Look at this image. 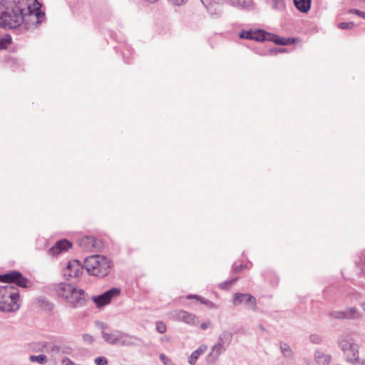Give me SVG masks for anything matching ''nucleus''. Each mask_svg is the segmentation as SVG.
<instances>
[{"mask_svg":"<svg viewBox=\"0 0 365 365\" xmlns=\"http://www.w3.org/2000/svg\"><path fill=\"white\" fill-rule=\"evenodd\" d=\"M94 361L96 365H108V360L105 356H98Z\"/></svg>","mask_w":365,"mask_h":365,"instance_id":"35","label":"nucleus"},{"mask_svg":"<svg viewBox=\"0 0 365 365\" xmlns=\"http://www.w3.org/2000/svg\"><path fill=\"white\" fill-rule=\"evenodd\" d=\"M57 293L75 309L85 306L88 300V294L83 289L68 283L59 284Z\"/></svg>","mask_w":365,"mask_h":365,"instance_id":"2","label":"nucleus"},{"mask_svg":"<svg viewBox=\"0 0 365 365\" xmlns=\"http://www.w3.org/2000/svg\"><path fill=\"white\" fill-rule=\"evenodd\" d=\"M186 298H187V299H195L198 300V299L200 298V295L193 294H188V295L186 297Z\"/></svg>","mask_w":365,"mask_h":365,"instance_id":"41","label":"nucleus"},{"mask_svg":"<svg viewBox=\"0 0 365 365\" xmlns=\"http://www.w3.org/2000/svg\"><path fill=\"white\" fill-rule=\"evenodd\" d=\"M314 359L318 365H329L331 360V356L321 349H317L314 351Z\"/></svg>","mask_w":365,"mask_h":365,"instance_id":"20","label":"nucleus"},{"mask_svg":"<svg viewBox=\"0 0 365 365\" xmlns=\"http://www.w3.org/2000/svg\"><path fill=\"white\" fill-rule=\"evenodd\" d=\"M259 328L261 329V330H264V328L262 325H259Z\"/></svg>","mask_w":365,"mask_h":365,"instance_id":"46","label":"nucleus"},{"mask_svg":"<svg viewBox=\"0 0 365 365\" xmlns=\"http://www.w3.org/2000/svg\"><path fill=\"white\" fill-rule=\"evenodd\" d=\"M252 266V263L250 262L247 264H237L236 262H235L232 265V271L234 273H238V272L242 271L243 269H250Z\"/></svg>","mask_w":365,"mask_h":365,"instance_id":"26","label":"nucleus"},{"mask_svg":"<svg viewBox=\"0 0 365 365\" xmlns=\"http://www.w3.org/2000/svg\"><path fill=\"white\" fill-rule=\"evenodd\" d=\"M61 361L63 365H76L73 361L67 357L63 358Z\"/></svg>","mask_w":365,"mask_h":365,"instance_id":"37","label":"nucleus"},{"mask_svg":"<svg viewBox=\"0 0 365 365\" xmlns=\"http://www.w3.org/2000/svg\"><path fill=\"white\" fill-rule=\"evenodd\" d=\"M309 340L312 343L319 344L322 342V338L317 334H312L309 336Z\"/></svg>","mask_w":365,"mask_h":365,"instance_id":"33","label":"nucleus"},{"mask_svg":"<svg viewBox=\"0 0 365 365\" xmlns=\"http://www.w3.org/2000/svg\"><path fill=\"white\" fill-rule=\"evenodd\" d=\"M6 274L7 284H16L17 286L26 288L29 280L23 276V274L17 270H11Z\"/></svg>","mask_w":365,"mask_h":365,"instance_id":"16","label":"nucleus"},{"mask_svg":"<svg viewBox=\"0 0 365 365\" xmlns=\"http://www.w3.org/2000/svg\"><path fill=\"white\" fill-rule=\"evenodd\" d=\"M72 247V243L67 239H61L56 242V243L48 250V254L51 256L55 257L62 254Z\"/></svg>","mask_w":365,"mask_h":365,"instance_id":"17","label":"nucleus"},{"mask_svg":"<svg viewBox=\"0 0 365 365\" xmlns=\"http://www.w3.org/2000/svg\"><path fill=\"white\" fill-rule=\"evenodd\" d=\"M29 360L31 362H37L41 365L46 364L48 361V358L44 354H39V355H31L29 357Z\"/></svg>","mask_w":365,"mask_h":365,"instance_id":"25","label":"nucleus"},{"mask_svg":"<svg viewBox=\"0 0 365 365\" xmlns=\"http://www.w3.org/2000/svg\"><path fill=\"white\" fill-rule=\"evenodd\" d=\"M11 43V37L10 35L6 34L0 36V49L6 48Z\"/></svg>","mask_w":365,"mask_h":365,"instance_id":"27","label":"nucleus"},{"mask_svg":"<svg viewBox=\"0 0 365 365\" xmlns=\"http://www.w3.org/2000/svg\"><path fill=\"white\" fill-rule=\"evenodd\" d=\"M0 282L7 283L6 277V274H0Z\"/></svg>","mask_w":365,"mask_h":365,"instance_id":"43","label":"nucleus"},{"mask_svg":"<svg viewBox=\"0 0 365 365\" xmlns=\"http://www.w3.org/2000/svg\"><path fill=\"white\" fill-rule=\"evenodd\" d=\"M198 301H200V303L202 304L207 305L210 307H215V304L212 302H210L208 299H206L205 298L202 297L201 296H200Z\"/></svg>","mask_w":365,"mask_h":365,"instance_id":"36","label":"nucleus"},{"mask_svg":"<svg viewBox=\"0 0 365 365\" xmlns=\"http://www.w3.org/2000/svg\"><path fill=\"white\" fill-rule=\"evenodd\" d=\"M262 277L264 281L268 282L272 287H277L279 282V278L276 272L271 269H265L262 273Z\"/></svg>","mask_w":365,"mask_h":365,"instance_id":"19","label":"nucleus"},{"mask_svg":"<svg viewBox=\"0 0 365 365\" xmlns=\"http://www.w3.org/2000/svg\"><path fill=\"white\" fill-rule=\"evenodd\" d=\"M120 294V289L117 287H113L105 292L91 297V300L95 303L97 308H102L110 304L113 299L118 297Z\"/></svg>","mask_w":365,"mask_h":365,"instance_id":"10","label":"nucleus"},{"mask_svg":"<svg viewBox=\"0 0 365 365\" xmlns=\"http://www.w3.org/2000/svg\"><path fill=\"white\" fill-rule=\"evenodd\" d=\"M339 346L344 353L346 360L355 364L359 361V346L350 336H345L339 339Z\"/></svg>","mask_w":365,"mask_h":365,"instance_id":"8","label":"nucleus"},{"mask_svg":"<svg viewBox=\"0 0 365 365\" xmlns=\"http://www.w3.org/2000/svg\"><path fill=\"white\" fill-rule=\"evenodd\" d=\"M210 325V322H203L200 324V328L203 330H205L208 328Z\"/></svg>","mask_w":365,"mask_h":365,"instance_id":"42","label":"nucleus"},{"mask_svg":"<svg viewBox=\"0 0 365 365\" xmlns=\"http://www.w3.org/2000/svg\"><path fill=\"white\" fill-rule=\"evenodd\" d=\"M328 315L335 319L355 320L361 318V314L354 307H348L345 310L330 311Z\"/></svg>","mask_w":365,"mask_h":365,"instance_id":"11","label":"nucleus"},{"mask_svg":"<svg viewBox=\"0 0 365 365\" xmlns=\"http://www.w3.org/2000/svg\"><path fill=\"white\" fill-rule=\"evenodd\" d=\"M111 261L104 255H93L85 258L83 267L90 275L103 277L111 269Z\"/></svg>","mask_w":365,"mask_h":365,"instance_id":"3","label":"nucleus"},{"mask_svg":"<svg viewBox=\"0 0 365 365\" xmlns=\"http://www.w3.org/2000/svg\"><path fill=\"white\" fill-rule=\"evenodd\" d=\"M156 329L160 334H163L166 331V325L163 322H158L156 323Z\"/></svg>","mask_w":365,"mask_h":365,"instance_id":"34","label":"nucleus"},{"mask_svg":"<svg viewBox=\"0 0 365 365\" xmlns=\"http://www.w3.org/2000/svg\"><path fill=\"white\" fill-rule=\"evenodd\" d=\"M146 1L150 3H155V2L158 1V0H146Z\"/></svg>","mask_w":365,"mask_h":365,"instance_id":"45","label":"nucleus"},{"mask_svg":"<svg viewBox=\"0 0 365 365\" xmlns=\"http://www.w3.org/2000/svg\"><path fill=\"white\" fill-rule=\"evenodd\" d=\"M83 341L88 343H92L93 341V338L91 335L84 334L83 336Z\"/></svg>","mask_w":365,"mask_h":365,"instance_id":"39","label":"nucleus"},{"mask_svg":"<svg viewBox=\"0 0 365 365\" xmlns=\"http://www.w3.org/2000/svg\"><path fill=\"white\" fill-rule=\"evenodd\" d=\"M238 278L235 277L232 279L225 281L220 284H219V287L222 289H229L234 283L237 281Z\"/></svg>","mask_w":365,"mask_h":365,"instance_id":"29","label":"nucleus"},{"mask_svg":"<svg viewBox=\"0 0 365 365\" xmlns=\"http://www.w3.org/2000/svg\"><path fill=\"white\" fill-rule=\"evenodd\" d=\"M272 8L278 11H282L285 8L284 0H272Z\"/></svg>","mask_w":365,"mask_h":365,"instance_id":"28","label":"nucleus"},{"mask_svg":"<svg viewBox=\"0 0 365 365\" xmlns=\"http://www.w3.org/2000/svg\"><path fill=\"white\" fill-rule=\"evenodd\" d=\"M101 334L103 339L111 345L127 346L135 344L134 336L119 330H113L110 332L103 331Z\"/></svg>","mask_w":365,"mask_h":365,"instance_id":"7","label":"nucleus"},{"mask_svg":"<svg viewBox=\"0 0 365 365\" xmlns=\"http://www.w3.org/2000/svg\"><path fill=\"white\" fill-rule=\"evenodd\" d=\"M361 308L363 309V310L365 312V302L362 303L361 304Z\"/></svg>","mask_w":365,"mask_h":365,"instance_id":"44","label":"nucleus"},{"mask_svg":"<svg viewBox=\"0 0 365 365\" xmlns=\"http://www.w3.org/2000/svg\"><path fill=\"white\" fill-rule=\"evenodd\" d=\"M241 38L255 40L257 41H269L275 43L277 45H289L292 43L294 40L291 38H280L279 36L269 33H267L263 30H247L242 31L239 34Z\"/></svg>","mask_w":365,"mask_h":365,"instance_id":"5","label":"nucleus"},{"mask_svg":"<svg viewBox=\"0 0 365 365\" xmlns=\"http://www.w3.org/2000/svg\"><path fill=\"white\" fill-rule=\"evenodd\" d=\"M233 335L227 330L222 331L217 338V341L212 346L211 351L207 358L210 362H214L218 359L219 356L224 353L230 346Z\"/></svg>","mask_w":365,"mask_h":365,"instance_id":"6","label":"nucleus"},{"mask_svg":"<svg viewBox=\"0 0 365 365\" xmlns=\"http://www.w3.org/2000/svg\"><path fill=\"white\" fill-rule=\"evenodd\" d=\"M296 8L302 13H307L311 7V0H294Z\"/></svg>","mask_w":365,"mask_h":365,"instance_id":"22","label":"nucleus"},{"mask_svg":"<svg viewBox=\"0 0 365 365\" xmlns=\"http://www.w3.org/2000/svg\"><path fill=\"white\" fill-rule=\"evenodd\" d=\"M168 316L173 321L182 322L190 325L197 324V317L185 310H173Z\"/></svg>","mask_w":365,"mask_h":365,"instance_id":"14","label":"nucleus"},{"mask_svg":"<svg viewBox=\"0 0 365 365\" xmlns=\"http://www.w3.org/2000/svg\"><path fill=\"white\" fill-rule=\"evenodd\" d=\"M230 3L235 7L249 9L252 6V0H230Z\"/></svg>","mask_w":365,"mask_h":365,"instance_id":"24","label":"nucleus"},{"mask_svg":"<svg viewBox=\"0 0 365 365\" xmlns=\"http://www.w3.org/2000/svg\"><path fill=\"white\" fill-rule=\"evenodd\" d=\"M279 349L284 358L287 359H292L294 353L292 348L287 343L281 341L279 343Z\"/></svg>","mask_w":365,"mask_h":365,"instance_id":"23","label":"nucleus"},{"mask_svg":"<svg viewBox=\"0 0 365 365\" xmlns=\"http://www.w3.org/2000/svg\"><path fill=\"white\" fill-rule=\"evenodd\" d=\"M232 304L240 306L244 304L250 309L255 311L257 307L256 298L250 294L237 292L233 294Z\"/></svg>","mask_w":365,"mask_h":365,"instance_id":"12","label":"nucleus"},{"mask_svg":"<svg viewBox=\"0 0 365 365\" xmlns=\"http://www.w3.org/2000/svg\"><path fill=\"white\" fill-rule=\"evenodd\" d=\"M44 13L37 0L0 1V27L30 29L39 24Z\"/></svg>","mask_w":365,"mask_h":365,"instance_id":"1","label":"nucleus"},{"mask_svg":"<svg viewBox=\"0 0 365 365\" xmlns=\"http://www.w3.org/2000/svg\"><path fill=\"white\" fill-rule=\"evenodd\" d=\"M159 357L164 365H175L173 361L164 354H160Z\"/></svg>","mask_w":365,"mask_h":365,"instance_id":"30","label":"nucleus"},{"mask_svg":"<svg viewBox=\"0 0 365 365\" xmlns=\"http://www.w3.org/2000/svg\"><path fill=\"white\" fill-rule=\"evenodd\" d=\"M82 272L83 267L80 261L78 259L69 261L66 267L63 270V274L67 279L71 278H78Z\"/></svg>","mask_w":365,"mask_h":365,"instance_id":"15","label":"nucleus"},{"mask_svg":"<svg viewBox=\"0 0 365 365\" xmlns=\"http://www.w3.org/2000/svg\"><path fill=\"white\" fill-rule=\"evenodd\" d=\"M201 1L212 15L221 13L222 0H201Z\"/></svg>","mask_w":365,"mask_h":365,"instance_id":"18","label":"nucleus"},{"mask_svg":"<svg viewBox=\"0 0 365 365\" xmlns=\"http://www.w3.org/2000/svg\"><path fill=\"white\" fill-rule=\"evenodd\" d=\"M360 260L361 262L359 264V268L361 269V274L364 277H365V253H361Z\"/></svg>","mask_w":365,"mask_h":365,"instance_id":"31","label":"nucleus"},{"mask_svg":"<svg viewBox=\"0 0 365 365\" xmlns=\"http://www.w3.org/2000/svg\"><path fill=\"white\" fill-rule=\"evenodd\" d=\"M363 365H365V363H363Z\"/></svg>","mask_w":365,"mask_h":365,"instance_id":"48","label":"nucleus"},{"mask_svg":"<svg viewBox=\"0 0 365 365\" xmlns=\"http://www.w3.org/2000/svg\"><path fill=\"white\" fill-rule=\"evenodd\" d=\"M170 2L176 6H181L187 2V0H170Z\"/></svg>","mask_w":365,"mask_h":365,"instance_id":"38","label":"nucleus"},{"mask_svg":"<svg viewBox=\"0 0 365 365\" xmlns=\"http://www.w3.org/2000/svg\"><path fill=\"white\" fill-rule=\"evenodd\" d=\"M207 349V345L201 344L196 350H195L188 357V363L190 365H194L200 355L204 354Z\"/></svg>","mask_w":365,"mask_h":365,"instance_id":"21","label":"nucleus"},{"mask_svg":"<svg viewBox=\"0 0 365 365\" xmlns=\"http://www.w3.org/2000/svg\"><path fill=\"white\" fill-rule=\"evenodd\" d=\"M284 49H282V48H280V49H279L278 51H280V52H283V51H284Z\"/></svg>","mask_w":365,"mask_h":365,"instance_id":"47","label":"nucleus"},{"mask_svg":"<svg viewBox=\"0 0 365 365\" xmlns=\"http://www.w3.org/2000/svg\"><path fill=\"white\" fill-rule=\"evenodd\" d=\"M20 307V296L18 289L13 284L0 286V311L12 312Z\"/></svg>","mask_w":365,"mask_h":365,"instance_id":"4","label":"nucleus"},{"mask_svg":"<svg viewBox=\"0 0 365 365\" xmlns=\"http://www.w3.org/2000/svg\"><path fill=\"white\" fill-rule=\"evenodd\" d=\"M78 245L86 251L95 252L102 247L100 240L91 235H86L78 240Z\"/></svg>","mask_w":365,"mask_h":365,"instance_id":"13","label":"nucleus"},{"mask_svg":"<svg viewBox=\"0 0 365 365\" xmlns=\"http://www.w3.org/2000/svg\"><path fill=\"white\" fill-rule=\"evenodd\" d=\"M351 12L365 19V12L356 9L353 10Z\"/></svg>","mask_w":365,"mask_h":365,"instance_id":"40","label":"nucleus"},{"mask_svg":"<svg viewBox=\"0 0 365 365\" xmlns=\"http://www.w3.org/2000/svg\"><path fill=\"white\" fill-rule=\"evenodd\" d=\"M339 28L341 29H352L354 26V24L351 21L349 22H341L339 24Z\"/></svg>","mask_w":365,"mask_h":365,"instance_id":"32","label":"nucleus"},{"mask_svg":"<svg viewBox=\"0 0 365 365\" xmlns=\"http://www.w3.org/2000/svg\"><path fill=\"white\" fill-rule=\"evenodd\" d=\"M41 351H46L50 355L51 359L53 361L56 357L61 355H71L73 353V348L66 344L57 345L49 342H43L41 344Z\"/></svg>","mask_w":365,"mask_h":365,"instance_id":"9","label":"nucleus"}]
</instances>
